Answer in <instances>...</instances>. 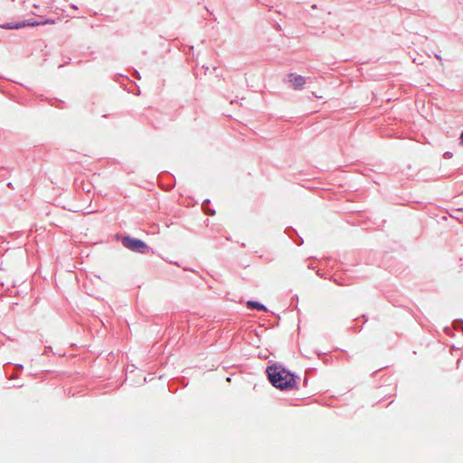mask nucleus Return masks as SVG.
<instances>
[{
    "mask_svg": "<svg viewBox=\"0 0 463 463\" xmlns=\"http://www.w3.org/2000/svg\"><path fill=\"white\" fill-rule=\"evenodd\" d=\"M247 307L249 308H254V309H259V310H263L265 311L266 310V307L260 304L259 302H256V301H248L247 302Z\"/></svg>",
    "mask_w": 463,
    "mask_h": 463,
    "instance_id": "nucleus-5",
    "label": "nucleus"
},
{
    "mask_svg": "<svg viewBox=\"0 0 463 463\" xmlns=\"http://www.w3.org/2000/svg\"><path fill=\"white\" fill-rule=\"evenodd\" d=\"M267 373L269 382L278 389L288 390L297 386L296 376L281 365L268 366Z\"/></svg>",
    "mask_w": 463,
    "mask_h": 463,
    "instance_id": "nucleus-1",
    "label": "nucleus"
},
{
    "mask_svg": "<svg viewBox=\"0 0 463 463\" xmlns=\"http://www.w3.org/2000/svg\"><path fill=\"white\" fill-rule=\"evenodd\" d=\"M288 80L295 90H302L306 84L305 77L293 73L288 75Z\"/></svg>",
    "mask_w": 463,
    "mask_h": 463,
    "instance_id": "nucleus-4",
    "label": "nucleus"
},
{
    "mask_svg": "<svg viewBox=\"0 0 463 463\" xmlns=\"http://www.w3.org/2000/svg\"><path fill=\"white\" fill-rule=\"evenodd\" d=\"M460 140H461V143L463 144V131L461 132V135H460Z\"/></svg>",
    "mask_w": 463,
    "mask_h": 463,
    "instance_id": "nucleus-6",
    "label": "nucleus"
},
{
    "mask_svg": "<svg viewBox=\"0 0 463 463\" xmlns=\"http://www.w3.org/2000/svg\"><path fill=\"white\" fill-rule=\"evenodd\" d=\"M123 244L126 248L140 253L145 252V250L147 248L146 243L141 240L129 237L124 238Z\"/></svg>",
    "mask_w": 463,
    "mask_h": 463,
    "instance_id": "nucleus-2",
    "label": "nucleus"
},
{
    "mask_svg": "<svg viewBox=\"0 0 463 463\" xmlns=\"http://www.w3.org/2000/svg\"><path fill=\"white\" fill-rule=\"evenodd\" d=\"M53 24L54 21L46 20L44 22L33 21V22L8 23V24L1 25V27L4 29H20V28H24L25 26H38L41 24Z\"/></svg>",
    "mask_w": 463,
    "mask_h": 463,
    "instance_id": "nucleus-3",
    "label": "nucleus"
}]
</instances>
